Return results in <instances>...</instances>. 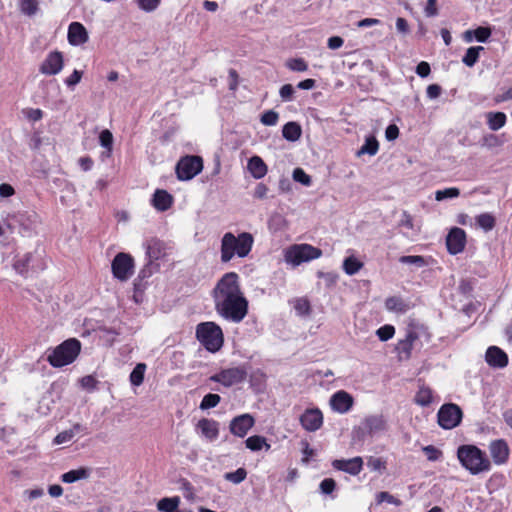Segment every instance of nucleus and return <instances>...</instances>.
Instances as JSON below:
<instances>
[{"label":"nucleus","mask_w":512,"mask_h":512,"mask_svg":"<svg viewBox=\"0 0 512 512\" xmlns=\"http://www.w3.org/2000/svg\"><path fill=\"white\" fill-rule=\"evenodd\" d=\"M435 401H439V397L428 386H422L414 396V402L422 407L429 406Z\"/></svg>","instance_id":"obj_25"},{"label":"nucleus","mask_w":512,"mask_h":512,"mask_svg":"<svg viewBox=\"0 0 512 512\" xmlns=\"http://www.w3.org/2000/svg\"><path fill=\"white\" fill-rule=\"evenodd\" d=\"M320 491L325 495H330L336 489V481L333 478H325L320 483Z\"/></svg>","instance_id":"obj_53"},{"label":"nucleus","mask_w":512,"mask_h":512,"mask_svg":"<svg viewBox=\"0 0 512 512\" xmlns=\"http://www.w3.org/2000/svg\"><path fill=\"white\" fill-rule=\"evenodd\" d=\"M483 50L484 48L482 46H474L468 48L462 58V62L468 67H473L478 61L480 52Z\"/></svg>","instance_id":"obj_34"},{"label":"nucleus","mask_w":512,"mask_h":512,"mask_svg":"<svg viewBox=\"0 0 512 512\" xmlns=\"http://www.w3.org/2000/svg\"><path fill=\"white\" fill-rule=\"evenodd\" d=\"M486 362L496 368H503L508 364L507 354L497 346H490L485 354Z\"/></svg>","instance_id":"obj_22"},{"label":"nucleus","mask_w":512,"mask_h":512,"mask_svg":"<svg viewBox=\"0 0 512 512\" xmlns=\"http://www.w3.org/2000/svg\"><path fill=\"white\" fill-rule=\"evenodd\" d=\"M88 475H89L88 470L86 468L81 467L79 469L70 470V471L62 474L61 480L64 483H73L80 479L87 478Z\"/></svg>","instance_id":"obj_33"},{"label":"nucleus","mask_w":512,"mask_h":512,"mask_svg":"<svg viewBox=\"0 0 512 512\" xmlns=\"http://www.w3.org/2000/svg\"><path fill=\"white\" fill-rule=\"evenodd\" d=\"M80 425L76 424L73 429L65 430L60 432L55 438H54V444H63L66 442H69L74 437V430L79 429Z\"/></svg>","instance_id":"obj_47"},{"label":"nucleus","mask_w":512,"mask_h":512,"mask_svg":"<svg viewBox=\"0 0 512 512\" xmlns=\"http://www.w3.org/2000/svg\"><path fill=\"white\" fill-rule=\"evenodd\" d=\"M215 311L223 319L240 323L248 313V300L235 272L224 274L212 290Z\"/></svg>","instance_id":"obj_1"},{"label":"nucleus","mask_w":512,"mask_h":512,"mask_svg":"<svg viewBox=\"0 0 512 512\" xmlns=\"http://www.w3.org/2000/svg\"><path fill=\"white\" fill-rule=\"evenodd\" d=\"M489 451L493 462L496 465H503L508 462L510 448L504 439H496L490 442Z\"/></svg>","instance_id":"obj_16"},{"label":"nucleus","mask_w":512,"mask_h":512,"mask_svg":"<svg viewBox=\"0 0 512 512\" xmlns=\"http://www.w3.org/2000/svg\"><path fill=\"white\" fill-rule=\"evenodd\" d=\"M485 117L489 129L492 131H498L505 126L507 121V116L504 112H487Z\"/></svg>","instance_id":"obj_27"},{"label":"nucleus","mask_w":512,"mask_h":512,"mask_svg":"<svg viewBox=\"0 0 512 512\" xmlns=\"http://www.w3.org/2000/svg\"><path fill=\"white\" fill-rule=\"evenodd\" d=\"M247 477V471L245 468H238L234 472H227L224 475V479L234 484L243 482Z\"/></svg>","instance_id":"obj_40"},{"label":"nucleus","mask_w":512,"mask_h":512,"mask_svg":"<svg viewBox=\"0 0 512 512\" xmlns=\"http://www.w3.org/2000/svg\"><path fill=\"white\" fill-rule=\"evenodd\" d=\"M247 371L244 366L230 367L214 374L210 380L220 384H237L246 379Z\"/></svg>","instance_id":"obj_11"},{"label":"nucleus","mask_w":512,"mask_h":512,"mask_svg":"<svg viewBox=\"0 0 512 512\" xmlns=\"http://www.w3.org/2000/svg\"><path fill=\"white\" fill-rule=\"evenodd\" d=\"M442 88L438 84H430L426 89L427 97L430 99H436L440 96Z\"/></svg>","instance_id":"obj_60"},{"label":"nucleus","mask_w":512,"mask_h":512,"mask_svg":"<svg viewBox=\"0 0 512 512\" xmlns=\"http://www.w3.org/2000/svg\"><path fill=\"white\" fill-rule=\"evenodd\" d=\"M344 43V40L339 36H332L328 39L327 45L330 49L335 50L340 48Z\"/></svg>","instance_id":"obj_63"},{"label":"nucleus","mask_w":512,"mask_h":512,"mask_svg":"<svg viewBox=\"0 0 512 512\" xmlns=\"http://www.w3.org/2000/svg\"><path fill=\"white\" fill-rule=\"evenodd\" d=\"M81 78H82V72L75 69L73 71V73L65 79V84L68 87L72 88L81 81Z\"/></svg>","instance_id":"obj_59"},{"label":"nucleus","mask_w":512,"mask_h":512,"mask_svg":"<svg viewBox=\"0 0 512 512\" xmlns=\"http://www.w3.org/2000/svg\"><path fill=\"white\" fill-rule=\"evenodd\" d=\"M363 267V263L354 256H349L343 261V270L348 275L356 274Z\"/></svg>","instance_id":"obj_35"},{"label":"nucleus","mask_w":512,"mask_h":512,"mask_svg":"<svg viewBox=\"0 0 512 512\" xmlns=\"http://www.w3.org/2000/svg\"><path fill=\"white\" fill-rule=\"evenodd\" d=\"M196 338L209 352L219 351L224 343L221 327L212 321L201 322L196 326Z\"/></svg>","instance_id":"obj_6"},{"label":"nucleus","mask_w":512,"mask_h":512,"mask_svg":"<svg viewBox=\"0 0 512 512\" xmlns=\"http://www.w3.org/2000/svg\"><path fill=\"white\" fill-rule=\"evenodd\" d=\"M279 119V114L274 110L265 111L260 118V121L265 126H274L277 124Z\"/></svg>","instance_id":"obj_46"},{"label":"nucleus","mask_w":512,"mask_h":512,"mask_svg":"<svg viewBox=\"0 0 512 512\" xmlns=\"http://www.w3.org/2000/svg\"><path fill=\"white\" fill-rule=\"evenodd\" d=\"M431 72L430 65L428 62L422 61L416 67V73L418 76L425 78Z\"/></svg>","instance_id":"obj_61"},{"label":"nucleus","mask_w":512,"mask_h":512,"mask_svg":"<svg viewBox=\"0 0 512 512\" xmlns=\"http://www.w3.org/2000/svg\"><path fill=\"white\" fill-rule=\"evenodd\" d=\"M220 399L221 398L218 394L209 393L203 397V399L200 403V408L202 410L214 408L218 405V403L220 402Z\"/></svg>","instance_id":"obj_44"},{"label":"nucleus","mask_w":512,"mask_h":512,"mask_svg":"<svg viewBox=\"0 0 512 512\" xmlns=\"http://www.w3.org/2000/svg\"><path fill=\"white\" fill-rule=\"evenodd\" d=\"M64 66L63 55L61 52L53 51L50 52L45 60L41 63L39 71L45 75H56Z\"/></svg>","instance_id":"obj_15"},{"label":"nucleus","mask_w":512,"mask_h":512,"mask_svg":"<svg viewBox=\"0 0 512 512\" xmlns=\"http://www.w3.org/2000/svg\"><path fill=\"white\" fill-rule=\"evenodd\" d=\"M476 226L485 232L494 229L496 225V218L491 213H481L475 217Z\"/></svg>","instance_id":"obj_30"},{"label":"nucleus","mask_w":512,"mask_h":512,"mask_svg":"<svg viewBox=\"0 0 512 512\" xmlns=\"http://www.w3.org/2000/svg\"><path fill=\"white\" fill-rule=\"evenodd\" d=\"M100 144L102 147L107 149V151L110 153L112 151L113 147V135L112 133L105 129L100 133L99 136Z\"/></svg>","instance_id":"obj_50"},{"label":"nucleus","mask_w":512,"mask_h":512,"mask_svg":"<svg viewBox=\"0 0 512 512\" xmlns=\"http://www.w3.org/2000/svg\"><path fill=\"white\" fill-rule=\"evenodd\" d=\"M246 448L253 452L261 451L265 449V451H269L271 449V445L267 442V439L261 435H253L248 437L245 440Z\"/></svg>","instance_id":"obj_28"},{"label":"nucleus","mask_w":512,"mask_h":512,"mask_svg":"<svg viewBox=\"0 0 512 512\" xmlns=\"http://www.w3.org/2000/svg\"><path fill=\"white\" fill-rule=\"evenodd\" d=\"M460 195V190L456 187L445 188L443 190H437L435 192V199L442 201L448 198H456Z\"/></svg>","instance_id":"obj_42"},{"label":"nucleus","mask_w":512,"mask_h":512,"mask_svg":"<svg viewBox=\"0 0 512 512\" xmlns=\"http://www.w3.org/2000/svg\"><path fill=\"white\" fill-rule=\"evenodd\" d=\"M482 141H483V145L487 146L489 148L502 145V142L499 140V137L494 134L484 135L482 138Z\"/></svg>","instance_id":"obj_57"},{"label":"nucleus","mask_w":512,"mask_h":512,"mask_svg":"<svg viewBox=\"0 0 512 512\" xmlns=\"http://www.w3.org/2000/svg\"><path fill=\"white\" fill-rule=\"evenodd\" d=\"M379 144L376 138L369 137L366 139L364 145L357 152V155L368 154L370 156L375 155L378 152Z\"/></svg>","instance_id":"obj_36"},{"label":"nucleus","mask_w":512,"mask_h":512,"mask_svg":"<svg viewBox=\"0 0 512 512\" xmlns=\"http://www.w3.org/2000/svg\"><path fill=\"white\" fill-rule=\"evenodd\" d=\"M293 179L304 186H310L312 183L311 177L302 168L294 169Z\"/></svg>","instance_id":"obj_48"},{"label":"nucleus","mask_w":512,"mask_h":512,"mask_svg":"<svg viewBox=\"0 0 512 512\" xmlns=\"http://www.w3.org/2000/svg\"><path fill=\"white\" fill-rule=\"evenodd\" d=\"M466 232L458 227L452 228L446 237L447 250L451 255H457L465 249Z\"/></svg>","instance_id":"obj_13"},{"label":"nucleus","mask_w":512,"mask_h":512,"mask_svg":"<svg viewBox=\"0 0 512 512\" xmlns=\"http://www.w3.org/2000/svg\"><path fill=\"white\" fill-rule=\"evenodd\" d=\"M399 136V128L395 124H390L385 131V137L388 141H393Z\"/></svg>","instance_id":"obj_62"},{"label":"nucleus","mask_w":512,"mask_h":512,"mask_svg":"<svg viewBox=\"0 0 512 512\" xmlns=\"http://www.w3.org/2000/svg\"><path fill=\"white\" fill-rule=\"evenodd\" d=\"M78 164L83 171H89L93 166V160L89 156H84L79 158Z\"/></svg>","instance_id":"obj_64"},{"label":"nucleus","mask_w":512,"mask_h":512,"mask_svg":"<svg viewBox=\"0 0 512 512\" xmlns=\"http://www.w3.org/2000/svg\"><path fill=\"white\" fill-rule=\"evenodd\" d=\"M269 188L264 183H258L253 191V197L256 199H265L267 197Z\"/></svg>","instance_id":"obj_58"},{"label":"nucleus","mask_w":512,"mask_h":512,"mask_svg":"<svg viewBox=\"0 0 512 512\" xmlns=\"http://www.w3.org/2000/svg\"><path fill=\"white\" fill-rule=\"evenodd\" d=\"M431 334L428 328L419 322L411 321L405 328L403 338L395 345V352L399 361H407L412 356L414 349H420L423 343H428Z\"/></svg>","instance_id":"obj_2"},{"label":"nucleus","mask_w":512,"mask_h":512,"mask_svg":"<svg viewBox=\"0 0 512 512\" xmlns=\"http://www.w3.org/2000/svg\"><path fill=\"white\" fill-rule=\"evenodd\" d=\"M360 429L369 436H373L385 431L387 429V423L382 415H372L364 419Z\"/></svg>","instance_id":"obj_19"},{"label":"nucleus","mask_w":512,"mask_h":512,"mask_svg":"<svg viewBox=\"0 0 512 512\" xmlns=\"http://www.w3.org/2000/svg\"><path fill=\"white\" fill-rule=\"evenodd\" d=\"M146 364L138 363L130 374L131 384H141L144 380Z\"/></svg>","instance_id":"obj_41"},{"label":"nucleus","mask_w":512,"mask_h":512,"mask_svg":"<svg viewBox=\"0 0 512 512\" xmlns=\"http://www.w3.org/2000/svg\"><path fill=\"white\" fill-rule=\"evenodd\" d=\"M321 256L322 250L310 244H294L285 251V261L293 266L318 259Z\"/></svg>","instance_id":"obj_7"},{"label":"nucleus","mask_w":512,"mask_h":512,"mask_svg":"<svg viewBox=\"0 0 512 512\" xmlns=\"http://www.w3.org/2000/svg\"><path fill=\"white\" fill-rule=\"evenodd\" d=\"M286 67L292 71L304 72L308 69V65L302 58H292L286 62Z\"/></svg>","instance_id":"obj_45"},{"label":"nucleus","mask_w":512,"mask_h":512,"mask_svg":"<svg viewBox=\"0 0 512 512\" xmlns=\"http://www.w3.org/2000/svg\"><path fill=\"white\" fill-rule=\"evenodd\" d=\"M457 458L461 465L472 475H477L491 469V462L486 453L472 444L459 446Z\"/></svg>","instance_id":"obj_4"},{"label":"nucleus","mask_w":512,"mask_h":512,"mask_svg":"<svg viewBox=\"0 0 512 512\" xmlns=\"http://www.w3.org/2000/svg\"><path fill=\"white\" fill-rule=\"evenodd\" d=\"M300 424L307 432H315L323 425V413L319 408H307L299 418Z\"/></svg>","instance_id":"obj_12"},{"label":"nucleus","mask_w":512,"mask_h":512,"mask_svg":"<svg viewBox=\"0 0 512 512\" xmlns=\"http://www.w3.org/2000/svg\"><path fill=\"white\" fill-rule=\"evenodd\" d=\"M254 237L249 232H241L235 236L227 232L222 236L220 246V259L222 263L231 261L234 257H247L253 247Z\"/></svg>","instance_id":"obj_3"},{"label":"nucleus","mask_w":512,"mask_h":512,"mask_svg":"<svg viewBox=\"0 0 512 512\" xmlns=\"http://www.w3.org/2000/svg\"><path fill=\"white\" fill-rule=\"evenodd\" d=\"M353 397L344 390H340L330 398L331 408L338 413H346L353 406Z\"/></svg>","instance_id":"obj_17"},{"label":"nucleus","mask_w":512,"mask_h":512,"mask_svg":"<svg viewBox=\"0 0 512 512\" xmlns=\"http://www.w3.org/2000/svg\"><path fill=\"white\" fill-rule=\"evenodd\" d=\"M82 344L77 338H69L46 351V360L55 368L72 364L79 356Z\"/></svg>","instance_id":"obj_5"},{"label":"nucleus","mask_w":512,"mask_h":512,"mask_svg":"<svg viewBox=\"0 0 512 512\" xmlns=\"http://www.w3.org/2000/svg\"><path fill=\"white\" fill-rule=\"evenodd\" d=\"M463 417L461 408L454 403L443 404L437 413V422L443 429L450 430L457 427Z\"/></svg>","instance_id":"obj_8"},{"label":"nucleus","mask_w":512,"mask_h":512,"mask_svg":"<svg viewBox=\"0 0 512 512\" xmlns=\"http://www.w3.org/2000/svg\"><path fill=\"white\" fill-rule=\"evenodd\" d=\"M294 93L295 89L291 84H285L279 90L280 97L284 102L292 101Z\"/></svg>","instance_id":"obj_55"},{"label":"nucleus","mask_w":512,"mask_h":512,"mask_svg":"<svg viewBox=\"0 0 512 512\" xmlns=\"http://www.w3.org/2000/svg\"><path fill=\"white\" fill-rule=\"evenodd\" d=\"M399 262L402 264L414 265L418 268H422L428 264L427 260L420 255H408L401 256Z\"/></svg>","instance_id":"obj_38"},{"label":"nucleus","mask_w":512,"mask_h":512,"mask_svg":"<svg viewBox=\"0 0 512 512\" xmlns=\"http://www.w3.org/2000/svg\"><path fill=\"white\" fill-rule=\"evenodd\" d=\"M203 169V161L199 156H185L176 165V174L179 180H191Z\"/></svg>","instance_id":"obj_9"},{"label":"nucleus","mask_w":512,"mask_h":512,"mask_svg":"<svg viewBox=\"0 0 512 512\" xmlns=\"http://www.w3.org/2000/svg\"><path fill=\"white\" fill-rule=\"evenodd\" d=\"M367 466L369 469H371L372 471H378V470H381V469H385L386 468V461H384L382 458L380 457H374V456H370L368 459H367Z\"/></svg>","instance_id":"obj_54"},{"label":"nucleus","mask_w":512,"mask_h":512,"mask_svg":"<svg viewBox=\"0 0 512 512\" xmlns=\"http://www.w3.org/2000/svg\"><path fill=\"white\" fill-rule=\"evenodd\" d=\"M395 334V327L390 324H386L381 326L376 330V335L379 338V340L385 342L393 338Z\"/></svg>","instance_id":"obj_43"},{"label":"nucleus","mask_w":512,"mask_h":512,"mask_svg":"<svg viewBox=\"0 0 512 512\" xmlns=\"http://www.w3.org/2000/svg\"><path fill=\"white\" fill-rule=\"evenodd\" d=\"M196 428L209 441H214L219 436V423L216 420L202 418L198 421Z\"/></svg>","instance_id":"obj_23"},{"label":"nucleus","mask_w":512,"mask_h":512,"mask_svg":"<svg viewBox=\"0 0 512 512\" xmlns=\"http://www.w3.org/2000/svg\"><path fill=\"white\" fill-rule=\"evenodd\" d=\"M377 503L387 502L395 506L402 505V501L386 491L379 492L376 496Z\"/></svg>","instance_id":"obj_49"},{"label":"nucleus","mask_w":512,"mask_h":512,"mask_svg":"<svg viewBox=\"0 0 512 512\" xmlns=\"http://www.w3.org/2000/svg\"><path fill=\"white\" fill-rule=\"evenodd\" d=\"M491 36V29L488 27H478L474 30V37L478 42H486Z\"/></svg>","instance_id":"obj_56"},{"label":"nucleus","mask_w":512,"mask_h":512,"mask_svg":"<svg viewBox=\"0 0 512 512\" xmlns=\"http://www.w3.org/2000/svg\"><path fill=\"white\" fill-rule=\"evenodd\" d=\"M180 504V497H165L158 501L157 509L161 512H176Z\"/></svg>","instance_id":"obj_32"},{"label":"nucleus","mask_w":512,"mask_h":512,"mask_svg":"<svg viewBox=\"0 0 512 512\" xmlns=\"http://www.w3.org/2000/svg\"><path fill=\"white\" fill-rule=\"evenodd\" d=\"M138 7L145 12H153L156 10L161 0H136Z\"/></svg>","instance_id":"obj_51"},{"label":"nucleus","mask_w":512,"mask_h":512,"mask_svg":"<svg viewBox=\"0 0 512 512\" xmlns=\"http://www.w3.org/2000/svg\"><path fill=\"white\" fill-rule=\"evenodd\" d=\"M247 168L255 179L263 178L268 171L267 165L259 156L251 157L248 161Z\"/></svg>","instance_id":"obj_26"},{"label":"nucleus","mask_w":512,"mask_h":512,"mask_svg":"<svg viewBox=\"0 0 512 512\" xmlns=\"http://www.w3.org/2000/svg\"><path fill=\"white\" fill-rule=\"evenodd\" d=\"M399 226L405 229L403 233L407 237H414L420 231V228L414 224L412 216L406 211L402 213Z\"/></svg>","instance_id":"obj_29"},{"label":"nucleus","mask_w":512,"mask_h":512,"mask_svg":"<svg viewBox=\"0 0 512 512\" xmlns=\"http://www.w3.org/2000/svg\"><path fill=\"white\" fill-rule=\"evenodd\" d=\"M333 467L351 475H358L363 469V460L359 456L348 460L338 459L333 461Z\"/></svg>","instance_id":"obj_21"},{"label":"nucleus","mask_w":512,"mask_h":512,"mask_svg":"<svg viewBox=\"0 0 512 512\" xmlns=\"http://www.w3.org/2000/svg\"><path fill=\"white\" fill-rule=\"evenodd\" d=\"M146 249V256L149 259V263H153L166 256V244L157 238H151L144 244Z\"/></svg>","instance_id":"obj_18"},{"label":"nucleus","mask_w":512,"mask_h":512,"mask_svg":"<svg viewBox=\"0 0 512 512\" xmlns=\"http://www.w3.org/2000/svg\"><path fill=\"white\" fill-rule=\"evenodd\" d=\"M111 269L116 279L122 282L127 281L134 273V260L131 255L120 252L114 257Z\"/></svg>","instance_id":"obj_10"},{"label":"nucleus","mask_w":512,"mask_h":512,"mask_svg":"<svg viewBox=\"0 0 512 512\" xmlns=\"http://www.w3.org/2000/svg\"><path fill=\"white\" fill-rule=\"evenodd\" d=\"M385 307L389 311L404 312L406 305L403 300L399 297H389L385 301Z\"/></svg>","instance_id":"obj_39"},{"label":"nucleus","mask_w":512,"mask_h":512,"mask_svg":"<svg viewBox=\"0 0 512 512\" xmlns=\"http://www.w3.org/2000/svg\"><path fill=\"white\" fill-rule=\"evenodd\" d=\"M68 42L73 46L86 43L89 39L88 32L80 22H72L68 27Z\"/></svg>","instance_id":"obj_20"},{"label":"nucleus","mask_w":512,"mask_h":512,"mask_svg":"<svg viewBox=\"0 0 512 512\" xmlns=\"http://www.w3.org/2000/svg\"><path fill=\"white\" fill-rule=\"evenodd\" d=\"M293 307L299 316H307L311 312L310 302L306 298H296L293 300Z\"/></svg>","instance_id":"obj_37"},{"label":"nucleus","mask_w":512,"mask_h":512,"mask_svg":"<svg viewBox=\"0 0 512 512\" xmlns=\"http://www.w3.org/2000/svg\"><path fill=\"white\" fill-rule=\"evenodd\" d=\"M173 203V197L166 190L158 189L155 191L152 198V205L158 211L168 210Z\"/></svg>","instance_id":"obj_24"},{"label":"nucleus","mask_w":512,"mask_h":512,"mask_svg":"<svg viewBox=\"0 0 512 512\" xmlns=\"http://www.w3.org/2000/svg\"><path fill=\"white\" fill-rule=\"evenodd\" d=\"M255 419L252 415L245 413L234 417L229 424L230 432L240 438H244L254 426Z\"/></svg>","instance_id":"obj_14"},{"label":"nucleus","mask_w":512,"mask_h":512,"mask_svg":"<svg viewBox=\"0 0 512 512\" xmlns=\"http://www.w3.org/2000/svg\"><path fill=\"white\" fill-rule=\"evenodd\" d=\"M302 134L301 126L296 122H288L283 126V137L291 142L297 141Z\"/></svg>","instance_id":"obj_31"},{"label":"nucleus","mask_w":512,"mask_h":512,"mask_svg":"<svg viewBox=\"0 0 512 512\" xmlns=\"http://www.w3.org/2000/svg\"><path fill=\"white\" fill-rule=\"evenodd\" d=\"M423 452L425 453V455L429 461H437L443 455L442 451L433 445H428V446L423 447Z\"/></svg>","instance_id":"obj_52"}]
</instances>
